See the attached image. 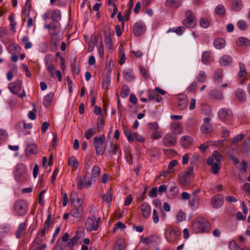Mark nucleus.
Segmentation results:
<instances>
[{
	"label": "nucleus",
	"instance_id": "1",
	"mask_svg": "<svg viewBox=\"0 0 250 250\" xmlns=\"http://www.w3.org/2000/svg\"><path fill=\"white\" fill-rule=\"evenodd\" d=\"M209 224L205 218L198 217L192 224V229L196 233L207 232L209 230Z\"/></svg>",
	"mask_w": 250,
	"mask_h": 250
},
{
	"label": "nucleus",
	"instance_id": "2",
	"mask_svg": "<svg viewBox=\"0 0 250 250\" xmlns=\"http://www.w3.org/2000/svg\"><path fill=\"white\" fill-rule=\"evenodd\" d=\"M71 202L72 209L70 212V215L76 218L81 217L83 212V201L80 198H77L76 202L74 204V199L71 198Z\"/></svg>",
	"mask_w": 250,
	"mask_h": 250
},
{
	"label": "nucleus",
	"instance_id": "3",
	"mask_svg": "<svg viewBox=\"0 0 250 250\" xmlns=\"http://www.w3.org/2000/svg\"><path fill=\"white\" fill-rule=\"evenodd\" d=\"M105 137L104 134L94 138L93 144L97 155H103L106 147L104 146Z\"/></svg>",
	"mask_w": 250,
	"mask_h": 250
},
{
	"label": "nucleus",
	"instance_id": "4",
	"mask_svg": "<svg viewBox=\"0 0 250 250\" xmlns=\"http://www.w3.org/2000/svg\"><path fill=\"white\" fill-rule=\"evenodd\" d=\"M181 231L176 227H169L165 232L166 239L169 242H175L180 238Z\"/></svg>",
	"mask_w": 250,
	"mask_h": 250
},
{
	"label": "nucleus",
	"instance_id": "5",
	"mask_svg": "<svg viewBox=\"0 0 250 250\" xmlns=\"http://www.w3.org/2000/svg\"><path fill=\"white\" fill-rule=\"evenodd\" d=\"M183 24L189 28H194L196 24V17L190 10L185 12V19L183 21Z\"/></svg>",
	"mask_w": 250,
	"mask_h": 250
},
{
	"label": "nucleus",
	"instance_id": "6",
	"mask_svg": "<svg viewBox=\"0 0 250 250\" xmlns=\"http://www.w3.org/2000/svg\"><path fill=\"white\" fill-rule=\"evenodd\" d=\"M14 209L17 214L20 216L25 214L28 210L26 202L23 199H19L14 204Z\"/></svg>",
	"mask_w": 250,
	"mask_h": 250
},
{
	"label": "nucleus",
	"instance_id": "7",
	"mask_svg": "<svg viewBox=\"0 0 250 250\" xmlns=\"http://www.w3.org/2000/svg\"><path fill=\"white\" fill-rule=\"evenodd\" d=\"M26 167L22 164H19L16 166L15 171V178L18 182H22L26 179Z\"/></svg>",
	"mask_w": 250,
	"mask_h": 250
},
{
	"label": "nucleus",
	"instance_id": "8",
	"mask_svg": "<svg viewBox=\"0 0 250 250\" xmlns=\"http://www.w3.org/2000/svg\"><path fill=\"white\" fill-rule=\"evenodd\" d=\"M194 167L192 166H190L187 171L180 173L179 174V180L180 183L183 186H188L189 185L190 179V175L193 174V172Z\"/></svg>",
	"mask_w": 250,
	"mask_h": 250
},
{
	"label": "nucleus",
	"instance_id": "9",
	"mask_svg": "<svg viewBox=\"0 0 250 250\" xmlns=\"http://www.w3.org/2000/svg\"><path fill=\"white\" fill-rule=\"evenodd\" d=\"M163 144L166 147H172L177 143V137L172 133L167 134L162 139Z\"/></svg>",
	"mask_w": 250,
	"mask_h": 250
},
{
	"label": "nucleus",
	"instance_id": "10",
	"mask_svg": "<svg viewBox=\"0 0 250 250\" xmlns=\"http://www.w3.org/2000/svg\"><path fill=\"white\" fill-rule=\"evenodd\" d=\"M218 116L221 121L227 122L232 118V113L229 109L221 108L218 112Z\"/></svg>",
	"mask_w": 250,
	"mask_h": 250
},
{
	"label": "nucleus",
	"instance_id": "11",
	"mask_svg": "<svg viewBox=\"0 0 250 250\" xmlns=\"http://www.w3.org/2000/svg\"><path fill=\"white\" fill-rule=\"evenodd\" d=\"M95 220L96 218L94 215L91 217H88L86 219L85 228L87 231H91L98 230L99 227L98 226L97 223H95Z\"/></svg>",
	"mask_w": 250,
	"mask_h": 250
},
{
	"label": "nucleus",
	"instance_id": "12",
	"mask_svg": "<svg viewBox=\"0 0 250 250\" xmlns=\"http://www.w3.org/2000/svg\"><path fill=\"white\" fill-rule=\"evenodd\" d=\"M224 203V197L222 194H218L214 196L210 200V204L214 208H221Z\"/></svg>",
	"mask_w": 250,
	"mask_h": 250
},
{
	"label": "nucleus",
	"instance_id": "13",
	"mask_svg": "<svg viewBox=\"0 0 250 250\" xmlns=\"http://www.w3.org/2000/svg\"><path fill=\"white\" fill-rule=\"evenodd\" d=\"M146 30V25L141 21L136 22L132 28V32L136 36L143 34Z\"/></svg>",
	"mask_w": 250,
	"mask_h": 250
},
{
	"label": "nucleus",
	"instance_id": "14",
	"mask_svg": "<svg viewBox=\"0 0 250 250\" xmlns=\"http://www.w3.org/2000/svg\"><path fill=\"white\" fill-rule=\"evenodd\" d=\"M193 143V138L188 135L182 136L180 140V145L184 148H188L192 145Z\"/></svg>",
	"mask_w": 250,
	"mask_h": 250
},
{
	"label": "nucleus",
	"instance_id": "15",
	"mask_svg": "<svg viewBox=\"0 0 250 250\" xmlns=\"http://www.w3.org/2000/svg\"><path fill=\"white\" fill-rule=\"evenodd\" d=\"M21 81L18 80L16 82L10 83L8 85V88L12 93L18 94V92L21 89Z\"/></svg>",
	"mask_w": 250,
	"mask_h": 250
},
{
	"label": "nucleus",
	"instance_id": "16",
	"mask_svg": "<svg viewBox=\"0 0 250 250\" xmlns=\"http://www.w3.org/2000/svg\"><path fill=\"white\" fill-rule=\"evenodd\" d=\"M210 119L205 118L204 119V124L201 126L200 129L202 133H208L212 131V125L209 123Z\"/></svg>",
	"mask_w": 250,
	"mask_h": 250
},
{
	"label": "nucleus",
	"instance_id": "17",
	"mask_svg": "<svg viewBox=\"0 0 250 250\" xmlns=\"http://www.w3.org/2000/svg\"><path fill=\"white\" fill-rule=\"evenodd\" d=\"M239 71L238 73V76L242 80L240 82V83L242 84L245 82V78L247 76V71L245 65L242 62L239 63Z\"/></svg>",
	"mask_w": 250,
	"mask_h": 250
},
{
	"label": "nucleus",
	"instance_id": "18",
	"mask_svg": "<svg viewBox=\"0 0 250 250\" xmlns=\"http://www.w3.org/2000/svg\"><path fill=\"white\" fill-rule=\"evenodd\" d=\"M170 129L172 133L176 136L177 134H181L183 132V127L179 122L173 123L171 124Z\"/></svg>",
	"mask_w": 250,
	"mask_h": 250
},
{
	"label": "nucleus",
	"instance_id": "19",
	"mask_svg": "<svg viewBox=\"0 0 250 250\" xmlns=\"http://www.w3.org/2000/svg\"><path fill=\"white\" fill-rule=\"evenodd\" d=\"M140 209L143 216L145 218H148L151 213V208L147 203H143L140 206Z\"/></svg>",
	"mask_w": 250,
	"mask_h": 250
},
{
	"label": "nucleus",
	"instance_id": "20",
	"mask_svg": "<svg viewBox=\"0 0 250 250\" xmlns=\"http://www.w3.org/2000/svg\"><path fill=\"white\" fill-rule=\"evenodd\" d=\"M181 4V0H167L165 2L166 6L171 7L175 9L179 8Z\"/></svg>",
	"mask_w": 250,
	"mask_h": 250
},
{
	"label": "nucleus",
	"instance_id": "21",
	"mask_svg": "<svg viewBox=\"0 0 250 250\" xmlns=\"http://www.w3.org/2000/svg\"><path fill=\"white\" fill-rule=\"evenodd\" d=\"M219 62L221 65L227 66L232 62V58L229 55H224L219 59Z\"/></svg>",
	"mask_w": 250,
	"mask_h": 250
},
{
	"label": "nucleus",
	"instance_id": "22",
	"mask_svg": "<svg viewBox=\"0 0 250 250\" xmlns=\"http://www.w3.org/2000/svg\"><path fill=\"white\" fill-rule=\"evenodd\" d=\"M126 248L125 241L121 238L118 239L113 247V250H124Z\"/></svg>",
	"mask_w": 250,
	"mask_h": 250
},
{
	"label": "nucleus",
	"instance_id": "23",
	"mask_svg": "<svg viewBox=\"0 0 250 250\" xmlns=\"http://www.w3.org/2000/svg\"><path fill=\"white\" fill-rule=\"evenodd\" d=\"M31 8V2L29 0H26L22 10V13L24 17H28L29 16Z\"/></svg>",
	"mask_w": 250,
	"mask_h": 250
},
{
	"label": "nucleus",
	"instance_id": "24",
	"mask_svg": "<svg viewBox=\"0 0 250 250\" xmlns=\"http://www.w3.org/2000/svg\"><path fill=\"white\" fill-rule=\"evenodd\" d=\"M178 192V187L177 186L174 185L170 187L167 193V196L169 198H174L177 195Z\"/></svg>",
	"mask_w": 250,
	"mask_h": 250
},
{
	"label": "nucleus",
	"instance_id": "25",
	"mask_svg": "<svg viewBox=\"0 0 250 250\" xmlns=\"http://www.w3.org/2000/svg\"><path fill=\"white\" fill-rule=\"evenodd\" d=\"M100 39L99 35L97 37L93 36L91 37L88 42V51L90 52L93 51L95 45L97 43L98 41Z\"/></svg>",
	"mask_w": 250,
	"mask_h": 250
},
{
	"label": "nucleus",
	"instance_id": "26",
	"mask_svg": "<svg viewBox=\"0 0 250 250\" xmlns=\"http://www.w3.org/2000/svg\"><path fill=\"white\" fill-rule=\"evenodd\" d=\"M147 93L150 100H155L157 102H160L162 100V98L156 93L155 90L149 89Z\"/></svg>",
	"mask_w": 250,
	"mask_h": 250
},
{
	"label": "nucleus",
	"instance_id": "27",
	"mask_svg": "<svg viewBox=\"0 0 250 250\" xmlns=\"http://www.w3.org/2000/svg\"><path fill=\"white\" fill-rule=\"evenodd\" d=\"M0 39L1 41L4 44H7L9 42L7 38V31L4 27L0 28Z\"/></svg>",
	"mask_w": 250,
	"mask_h": 250
},
{
	"label": "nucleus",
	"instance_id": "28",
	"mask_svg": "<svg viewBox=\"0 0 250 250\" xmlns=\"http://www.w3.org/2000/svg\"><path fill=\"white\" fill-rule=\"evenodd\" d=\"M199 201L198 196H193L189 200V205L192 209L195 210L198 208Z\"/></svg>",
	"mask_w": 250,
	"mask_h": 250
},
{
	"label": "nucleus",
	"instance_id": "29",
	"mask_svg": "<svg viewBox=\"0 0 250 250\" xmlns=\"http://www.w3.org/2000/svg\"><path fill=\"white\" fill-rule=\"evenodd\" d=\"M124 79L127 82H130L135 79L131 70H125L123 71Z\"/></svg>",
	"mask_w": 250,
	"mask_h": 250
},
{
	"label": "nucleus",
	"instance_id": "30",
	"mask_svg": "<svg viewBox=\"0 0 250 250\" xmlns=\"http://www.w3.org/2000/svg\"><path fill=\"white\" fill-rule=\"evenodd\" d=\"M223 77L222 70L220 69H217L214 73L213 79L214 82L216 83H220Z\"/></svg>",
	"mask_w": 250,
	"mask_h": 250
},
{
	"label": "nucleus",
	"instance_id": "31",
	"mask_svg": "<svg viewBox=\"0 0 250 250\" xmlns=\"http://www.w3.org/2000/svg\"><path fill=\"white\" fill-rule=\"evenodd\" d=\"M54 97V94L52 93H49L46 95L44 99L43 104V105L47 107H49L52 102V100Z\"/></svg>",
	"mask_w": 250,
	"mask_h": 250
},
{
	"label": "nucleus",
	"instance_id": "32",
	"mask_svg": "<svg viewBox=\"0 0 250 250\" xmlns=\"http://www.w3.org/2000/svg\"><path fill=\"white\" fill-rule=\"evenodd\" d=\"M242 2L240 0H232L231 8L234 11L238 12L242 8Z\"/></svg>",
	"mask_w": 250,
	"mask_h": 250
},
{
	"label": "nucleus",
	"instance_id": "33",
	"mask_svg": "<svg viewBox=\"0 0 250 250\" xmlns=\"http://www.w3.org/2000/svg\"><path fill=\"white\" fill-rule=\"evenodd\" d=\"M235 96L241 102H244L246 98V94L244 91L241 89H238L235 92Z\"/></svg>",
	"mask_w": 250,
	"mask_h": 250
},
{
	"label": "nucleus",
	"instance_id": "34",
	"mask_svg": "<svg viewBox=\"0 0 250 250\" xmlns=\"http://www.w3.org/2000/svg\"><path fill=\"white\" fill-rule=\"evenodd\" d=\"M225 46V41L222 38H218L214 41V46L218 49L223 48Z\"/></svg>",
	"mask_w": 250,
	"mask_h": 250
},
{
	"label": "nucleus",
	"instance_id": "35",
	"mask_svg": "<svg viewBox=\"0 0 250 250\" xmlns=\"http://www.w3.org/2000/svg\"><path fill=\"white\" fill-rule=\"evenodd\" d=\"M26 224L25 223H21L18 227V229L16 232V236L17 238H20L25 230Z\"/></svg>",
	"mask_w": 250,
	"mask_h": 250
},
{
	"label": "nucleus",
	"instance_id": "36",
	"mask_svg": "<svg viewBox=\"0 0 250 250\" xmlns=\"http://www.w3.org/2000/svg\"><path fill=\"white\" fill-rule=\"evenodd\" d=\"M38 152L37 146L34 144L28 145L25 150L26 155H30L31 154H36Z\"/></svg>",
	"mask_w": 250,
	"mask_h": 250
},
{
	"label": "nucleus",
	"instance_id": "37",
	"mask_svg": "<svg viewBox=\"0 0 250 250\" xmlns=\"http://www.w3.org/2000/svg\"><path fill=\"white\" fill-rule=\"evenodd\" d=\"M79 237H78V233H76L67 243V246L70 249V250H73L72 248L73 246L78 243Z\"/></svg>",
	"mask_w": 250,
	"mask_h": 250
},
{
	"label": "nucleus",
	"instance_id": "38",
	"mask_svg": "<svg viewBox=\"0 0 250 250\" xmlns=\"http://www.w3.org/2000/svg\"><path fill=\"white\" fill-rule=\"evenodd\" d=\"M207 78V75L204 71H200L198 73L196 79L199 82L201 83H204Z\"/></svg>",
	"mask_w": 250,
	"mask_h": 250
},
{
	"label": "nucleus",
	"instance_id": "39",
	"mask_svg": "<svg viewBox=\"0 0 250 250\" xmlns=\"http://www.w3.org/2000/svg\"><path fill=\"white\" fill-rule=\"evenodd\" d=\"M215 12L217 15L224 16L226 14L225 7L222 4L218 5L215 9Z\"/></svg>",
	"mask_w": 250,
	"mask_h": 250
},
{
	"label": "nucleus",
	"instance_id": "40",
	"mask_svg": "<svg viewBox=\"0 0 250 250\" xmlns=\"http://www.w3.org/2000/svg\"><path fill=\"white\" fill-rule=\"evenodd\" d=\"M125 158L126 161L129 164L131 165L133 163L132 158L133 156L130 152L129 148H126L125 149Z\"/></svg>",
	"mask_w": 250,
	"mask_h": 250
},
{
	"label": "nucleus",
	"instance_id": "41",
	"mask_svg": "<svg viewBox=\"0 0 250 250\" xmlns=\"http://www.w3.org/2000/svg\"><path fill=\"white\" fill-rule=\"evenodd\" d=\"M236 43L239 46H249L250 45V41L244 38H239L236 42Z\"/></svg>",
	"mask_w": 250,
	"mask_h": 250
},
{
	"label": "nucleus",
	"instance_id": "42",
	"mask_svg": "<svg viewBox=\"0 0 250 250\" xmlns=\"http://www.w3.org/2000/svg\"><path fill=\"white\" fill-rule=\"evenodd\" d=\"M211 97L216 100H221L223 98V95L221 92L217 90H213L210 92Z\"/></svg>",
	"mask_w": 250,
	"mask_h": 250
},
{
	"label": "nucleus",
	"instance_id": "43",
	"mask_svg": "<svg viewBox=\"0 0 250 250\" xmlns=\"http://www.w3.org/2000/svg\"><path fill=\"white\" fill-rule=\"evenodd\" d=\"M61 18V12L59 10H54L51 15V19L54 21H58Z\"/></svg>",
	"mask_w": 250,
	"mask_h": 250
},
{
	"label": "nucleus",
	"instance_id": "44",
	"mask_svg": "<svg viewBox=\"0 0 250 250\" xmlns=\"http://www.w3.org/2000/svg\"><path fill=\"white\" fill-rule=\"evenodd\" d=\"M21 42L24 44V48L28 49L32 47V43L29 41L28 36H24L21 40Z\"/></svg>",
	"mask_w": 250,
	"mask_h": 250
},
{
	"label": "nucleus",
	"instance_id": "45",
	"mask_svg": "<svg viewBox=\"0 0 250 250\" xmlns=\"http://www.w3.org/2000/svg\"><path fill=\"white\" fill-rule=\"evenodd\" d=\"M112 192L110 189L106 193L102 195V199L104 201L109 203L112 200Z\"/></svg>",
	"mask_w": 250,
	"mask_h": 250
},
{
	"label": "nucleus",
	"instance_id": "46",
	"mask_svg": "<svg viewBox=\"0 0 250 250\" xmlns=\"http://www.w3.org/2000/svg\"><path fill=\"white\" fill-rule=\"evenodd\" d=\"M100 173V169L99 167L95 165L94 166L92 169L91 177V178H96L98 177Z\"/></svg>",
	"mask_w": 250,
	"mask_h": 250
},
{
	"label": "nucleus",
	"instance_id": "47",
	"mask_svg": "<svg viewBox=\"0 0 250 250\" xmlns=\"http://www.w3.org/2000/svg\"><path fill=\"white\" fill-rule=\"evenodd\" d=\"M186 214L182 210H180L177 214V221L180 223L186 220Z\"/></svg>",
	"mask_w": 250,
	"mask_h": 250
},
{
	"label": "nucleus",
	"instance_id": "48",
	"mask_svg": "<svg viewBox=\"0 0 250 250\" xmlns=\"http://www.w3.org/2000/svg\"><path fill=\"white\" fill-rule=\"evenodd\" d=\"M210 57V53L209 51L204 52L202 56V62L205 64L208 63Z\"/></svg>",
	"mask_w": 250,
	"mask_h": 250
},
{
	"label": "nucleus",
	"instance_id": "49",
	"mask_svg": "<svg viewBox=\"0 0 250 250\" xmlns=\"http://www.w3.org/2000/svg\"><path fill=\"white\" fill-rule=\"evenodd\" d=\"M51 77L53 78H58V80L59 82H61L62 80V75L61 74V72L60 70H55V72L54 73V71H52L51 72H49Z\"/></svg>",
	"mask_w": 250,
	"mask_h": 250
},
{
	"label": "nucleus",
	"instance_id": "50",
	"mask_svg": "<svg viewBox=\"0 0 250 250\" xmlns=\"http://www.w3.org/2000/svg\"><path fill=\"white\" fill-rule=\"evenodd\" d=\"M68 165L71 166L74 168H77L78 166V162L74 157H70L68 160Z\"/></svg>",
	"mask_w": 250,
	"mask_h": 250
},
{
	"label": "nucleus",
	"instance_id": "51",
	"mask_svg": "<svg viewBox=\"0 0 250 250\" xmlns=\"http://www.w3.org/2000/svg\"><path fill=\"white\" fill-rule=\"evenodd\" d=\"M95 128H91L87 130L84 134L85 137L89 140L95 134Z\"/></svg>",
	"mask_w": 250,
	"mask_h": 250
},
{
	"label": "nucleus",
	"instance_id": "52",
	"mask_svg": "<svg viewBox=\"0 0 250 250\" xmlns=\"http://www.w3.org/2000/svg\"><path fill=\"white\" fill-rule=\"evenodd\" d=\"M244 138V135L243 134H239L235 136L232 139L231 145H233L239 142L242 141Z\"/></svg>",
	"mask_w": 250,
	"mask_h": 250
},
{
	"label": "nucleus",
	"instance_id": "53",
	"mask_svg": "<svg viewBox=\"0 0 250 250\" xmlns=\"http://www.w3.org/2000/svg\"><path fill=\"white\" fill-rule=\"evenodd\" d=\"M188 105V102L186 100H179L178 103V108L180 110H184L186 108Z\"/></svg>",
	"mask_w": 250,
	"mask_h": 250
},
{
	"label": "nucleus",
	"instance_id": "54",
	"mask_svg": "<svg viewBox=\"0 0 250 250\" xmlns=\"http://www.w3.org/2000/svg\"><path fill=\"white\" fill-rule=\"evenodd\" d=\"M237 27L242 30H246L247 28V25L245 21L239 20L237 23Z\"/></svg>",
	"mask_w": 250,
	"mask_h": 250
},
{
	"label": "nucleus",
	"instance_id": "55",
	"mask_svg": "<svg viewBox=\"0 0 250 250\" xmlns=\"http://www.w3.org/2000/svg\"><path fill=\"white\" fill-rule=\"evenodd\" d=\"M200 156L197 153H195L193 155L192 157L190 159V165L191 166H193L197 163L199 160Z\"/></svg>",
	"mask_w": 250,
	"mask_h": 250
},
{
	"label": "nucleus",
	"instance_id": "56",
	"mask_svg": "<svg viewBox=\"0 0 250 250\" xmlns=\"http://www.w3.org/2000/svg\"><path fill=\"white\" fill-rule=\"evenodd\" d=\"M125 134L127 138V140L130 142L134 141V139L132 137V133L128 130L126 128H124Z\"/></svg>",
	"mask_w": 250,
	"mask_h": 250
},
{
	"label": "nucleus",
	"instance_id": "57",
	"mask_svg": "<svg viewBox=\"0 0 250 250\" xmlns=\"http://www.w3.org/2000/svg\"><path fill=\"white\" fill-rule=\"evenodd\" d=\"M200 24L202 27L206 28L209 25V21L208 20L202 18L200 20Z\"/></svg>",
	"mask_w": 250,
	"mask_h": 250
},
{
	"label": "nucleus",
	"instance_id": "58",
	"mask_svg": "<svg viewBox=\"0 0 250 250\" xmlns=\"http://www.w3.org/2000/svg\"><path fill=\"white\" fill-rule=\"evenodd\" d=\"M130 90L127 85H125L123 87V90L120 93V95L122 98H125L129 94Z\"/></svg>",
	"mask_w": 250,
	"mask_h": 250
},
{
	"label": "nucleus",
	"instance_id": "59",
	"mask_svg": "<svg viewBox=\"0 0 250 250\" xmlns=\"http://www.w3.org/2000/svg\"><path fill=\"white\" fill-rule=\"evenodd\" d=\"M104 41L106 43V47L109 49L112 48V40L108 35H105Z\"/></svg>",
	"mask_w": 250,
	"mask_h": 250
},
{
	"label": "nucleus",
	"instance_id": "60",
	"mask_svg": "<svg viewBox=\"0 0 250 250\" xmlns=\"http://www.w3.org/2000/svg\"><path fill=\"white\" fill-rule=\"evenodd\" d=\"M229 248L230 250H241L234 240H232L230 242Z\"/></svg>",
	"mask_w": 250,
	"mask_h": 250
},
{
	"label": "nucleus",
	"instance_id": "61",
	"mask_svg": "<svg viewBox=\"0 0 250 250\" xmlns=\"http://www.w3.org/2000/svg\"><path fill=\"white\" fill-rule=\"evenodd\" d=\"M212 156L213 158L218 162H220L222 159V156L217 151H214L213 152Z\"/></svg>",
	"mask_w": 250,
	"mask_h": 250
},
{
	"label": "nucleus",
	"instance_id": "62",
	"mask_svg": "<svg viewBox=\"0 0 250 250\" xmlns=\"http://www.w3.org/2000/svg\"><path fill=\"white\" fill-rule=\"evenodd\" d=\"M139 70L144 78L145 80H147L148 79L149 75L147 74L146 69L143 66H140Z\"/></svg>",
	"mask_w": 250,
	"mask_h": 250
},
{
	"label": "nucleus",
	"instance_id": "63",
	"mask_svg": "<svg viewBox=\"0 0 250 250\" xmlns=\"http://www.w3.org/2000/svg\"><path fill=\"white\" fill-rule=\"evenodd\" d=\"M53 61V56L51 54H47L45 56L44 58V62L45 66L52 64Z\"/></svg>",
	"mask_w": 250,
	"mask_h": 250
},
{
	"label": "nucleus",
	"instance_id": "64",
	"mask_svg": "<svg viewBox=\"0 0 250 250\" xmlns=\"http://www.w3.org/2000/svg\"><path fill=\"white\" fill-rule=\"evenodd\" d=\"M51 215L49 214L47 216V219L45 221L43 226H45L46 228L47 227L48 229H50L51 225L53 223V221H51Z\"/></svg>",
	"mask_w": 250,
	"mask_h": 250
}]
</instances>
